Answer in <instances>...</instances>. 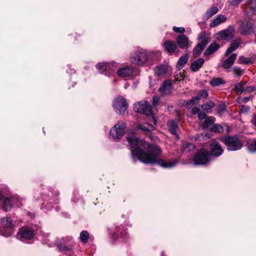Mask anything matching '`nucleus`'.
I'll return each mask as SVG.
<instances>
[{
    "mask_svg": "<svg viewBox=\"0 0 256 256\" xmlns=\"http://www.w3.org/2000/svg\"><path fill=\"white\" fill-rule=\"evenodd\" d=\"M127 140L131 148L132 153L135 154L138 160L144 164L157 162L163 168H171L178 162L176 160L168 162L158 160V156L161 153L160 148L155 145H150L134 135L128 136Z\"/></svg>",
    "mask_w": 256,
    "mask_h": 256,
    "instance_id": "1",
    "label": "nucleus"
},
{
    "mask_svg": "<svg viewBox=\"0 0 256 256\" xmlns=\"http://www.w3.org/2000/svg\"><path fill=\"white\" fill-rule=\"evenodd\" d=\"M224 142L229 150H238L242 146V141L236 136H226L224 139Z\"/></svg>",
    "mask_w": 256,
    "mask_h": 256,
    "instance_id": "2",
    "label": "nucleus"
},
{
    "mask_svg": "<svg viewBox=\"0 0 256 256\" xmlns=\"http://www.w3.org/2000/svg\"><path fill=\"white\" fill-rule=\"evenodd\" d=\"M126 128L124 122H118L110 130V135L114 139L120 138L124 134Z\"/></svg>",
    "mask_w": 256,
    "mask_h": 256,
    "instance_id": "3",
    "label": "nucleus"
},
{
    "mask_svg": "<svg viewBox=\"0 0 256 256\" xmlns=\"http://www.w3.org/2000/svg\"><path fill=\"white\" fill-rule=\"evenodd\" d=\"M210 158V154L207 150H200L196 154L194 162L195 165H203L206 164Z\"/></svg>",
    "mask_w": 256,
    "mask_h": 256,
    "instance_id": "4",
    "label": "nucleus"
},
{
    "mask_svg": "<svg viewBox=\"0 0 256 256\" xmlns=\"http://www.w3.org/2000/svg\"><path fill=\"white\" fill-rule=\"evenodd\" d=\"M128 106L126 100L120 96L116 98L113 103V107L116 112L120 114H124L128 108Z\"/></svg>",
    "mask_w": 256,
    "mask_h": 256,
    "instance_id": "5",
    "label": "nucleus"
},
{
    "mask_svg": "<svg viewBox=\"0 0 256 256\" xmlns=\"http://www.w3.org/2000/svg\"><path fill=\"white\" fill-rule=\"evenodd\" d=\"M254 24L250 20H244L240 22L238 30L240 32L244 35H249L254 32Z\"/></svg>",
    "mask_w": 256,
    "mask_h": 256,
    "instance_id": "6",
    "label": "nucleus"
},
{
    "mask_svg": "<svg viewBox=\"0 0 256 256\" xmlns=\"http://www.w3.org/2000/svg\"><path fill=\"white\" fill-rule=\"evenodd\" d=\"M136 112L144 114L146 116H150L152 114V108L146 102H142L135 104L134 106Z\"/></svg>",
    "mask_w": 256,
    "mask_h": 256,
    "instance_id": "7",
    "label": "nucleus"
},
{
    "mask_svg": "<svg viewBox=\"0 0 256 256\" xmlns=\"http://www.w3.org/2000/svg\"><path fill=\"white\" fill-rule=\"evenodd\" d=\"M136 112L144 114L146 116H150L152 114V108L146 102H142L135 104L134 106Z\"/></svg>",
    "mask_w": 256,
    "mask_h": 256,
    "instance_id": "8",
    "label": "nucleus"
},
{
    "mask_svg": "<svg viewBox=\"0 0 256 256\" xmlns=\"http://www.w3.org/2000/svg\"><path fill=\"white\" fill-rule=\"evenodd\" d=\"M34 236V231L32 229L22 227L19 230L16 238L18 239L24 241L32 239Z\"/></svg>",
    "mask_w": 256,
    "mask_h": 256,
    "instance_id": "9",
    "label": "nucleus"
},
{
    "mask_svg": "<svg viewBox=\"0 0 256 256\" xmlns=\"http://www.w3.org/2000/svg\"><path fill=\"white\" fill-rule=\"evenodd\" d=\"M234 28L232 26H230L227 29L222 31L216 34V38L218 40H230L234 38Z\"/></svg>",
    "mask_w": 256,
    "mask_h": 256,
    "instance_id": "10",
    "label": "nucleus"
},
{
    "mask_svg": "<svg viewBox=\"0 0 256 256\" xmlns=\"http://www.w3.org/2000/svg\"><path fill=\"white\" fill-rule=\"evenodd\" d=\"M223 152L220 145L216 140H213L210 144V154L211 156L218 157Z\"/></svg>",
    "mask_w": 256,
    "mask_h": 256,
    "instance_id": "11",
    "label": "nucleus"
},
{
    "mask_svg": "<svg viewBox=\"0 0 256 256\" xmlns=\"http://www.w3.org/2000/svg\"><path fill=\"white\" fill-rule=\"evenodd\" d=\"M147 60V55L144 52L135 54L130 58L132 62L136 64H142Z\"/></svg>",
    "mask_w": 256,
    "mask_h": 256,
    "instance_id": "12",
    "label": "nucleus"
},
{
    "mask_svg": "<svg viewBox=\"0 0 256 256\" xmlns=\"http://www.w3.org/2000/svg\"><path fill=\"white\" fill-rule=\"evenodd\" d=\"M176 41L178 46L182 49L188 48L192 43L188 41V38L184 34L178 36L176 38Z\"/></svg>",
    "mask_w": 256,
    "mask_h": 256,
    "instance_id": "13",
    "label": "nucleus"
},
{
    "mask_svg": "<svg viewBox=\"0 0 256 256\" xmlns=\"http://www.w3.org/2000/svg\"><path fill=\"white\" fill-rule=\"evenodd\" d=\"M113 64H107L106 62H100L96 64V68L100 73H102L106 70H114Z\"/></svg>",
    "mask_w": 256,
    "mask_h": 256,
    "instance_id": "14",
    "label": "nucleus"
},
{
    "mask_svg": "<svg viewBox=\"0 0 256 256\" xmlns=\"http://www.w3.org/2000/svg\"><path fill=\"white\" fill-rule=\"evenodd\" d=\"M245 10L250 15L256 14V0H248L246 5Z\"/></svg>",
    "mask_w": 256,
    "mask_h": 256,
    "instance_id": "15",
    "label": "nucleus"
},
{
    "mask_svg": "<svg viewBox=\"0 0 256 256\" xmlns=\"http://www.w3.org/2000/svg\"><path fill=\"white\" fill-rule=\"evenodd\" d=\"M241 42V40L240 38H236L234 40H233L230 46L227 49L225 56H228L233 51L236 50L239 46L240 45Z\"/></svg>",
    "mask_w": 256,
    "mask_h": 256,
    "instance_id": "16",
    "label": "nucleus"
},
{
    "mask_svg": "<svg viewBox=\"0 0 256 256\" xmlns=\"http://www.w3.org/2000/svg\"><path fill=\"white\" fill-rule=\"evenodd\" d=\"M226 20V17L225 16L219 14L210 22V27H215L225 22Z\"/></svg>",
    "mask_w": 256,
    "mask_h": 256,
    "instance_id": "17",
    "label": "nucleus"
},
{
    "mask_svg": "<svg viewBox=\"0 0 256 256\" xmlns=\"http://www.w3.org/2000/svg\"><path fill=\"white\" fill-rule=\"evenodd\" d=\"M172 84L170 82H165L160 88L159 91L162 94H168L170 93Z\"/></svg>",
    "mask_w": 256,
    "mask_h": 256,
    "instance_id": "18",
    "label": "nucleus"
},
{
    "mask_svg": "<svg viewBox=\"0 0 256 256\" xmlns=\"http://www.w3.org/2000/svg\"><path fill=\"white\" fill-rule=\"evenodd\" d=\"M164 49L170 54L173 53L177 48L174 42L172 40L166 41L164 44Z\"/></svg>",
    "mask_w": 256,
    "mask_h": 256,
    "instance_id": "19",
    "label": "nucleus"
},
{
    "mask_svg": "<svg viewBox=\"0 0 256 256\" xmlns=\"http://www.w3.org/2000/svg\"><path fill=\"white\" fill-rule=\"evenodd\" d=\"M236 54H232L229 58L226 59L222 64V67L226 69L228 68L233 64L236 58Z\"/></svg>",
    "mask_w": 256,
    "mask_h": 256,
    "instance_id": "20",
    "label": "nucleus"
},
{
    "mask_svg": "<svg viewBox=\"0 0 256 256\" xmlns=\"http://www.w3.org/2000/svg\"><path fill=\"white\" fill-rule=\"evenodd\" d=\"M204 60L200 58L194 61L192 64L190 68L192 71L196 72L202 67L204 63Z\"/></svg>",
    "mask_w": 256,
    "mask_h": 256,
    "instance_id": "21",
    "label": "nucleus"
},
{
    "mask_svg": "<svg viewBox=\"0 0 256 256\" xmlns=\"http://www.w3.org/2000/svg\"><path fill=\"white\" fill-rule=\"evenodd\" d=\"M188 54H185L180 58L176 65V68L178 70H181L186 64L188 62Z\"/></svg>",
    "mask_w": 256,
    "mask_h": 256,
    "instance_id": "22",
    "label": "nucleus"
},
{
    "mask_svg": "<svg viewBox=\"0 0 256 256\" xmlns=\"http://www.w3.org/2000/svg\"><path fill=\"white\" fill-rule=\"evenodd\" d=\"M132 74V69L128 68H124L119 69L118 71V74L122 78H126L130 76Z\"/></svg>",
    "mask_w": 256,
    "mask_h": 256,
    "instance_id": "23",
    "label": "nucleus"
},
{
    "mask_svg": "<svg viewBox=\"0 0 256 256\" xmlns=\"http://www.w3.org/2000/svg\"><path fill=\"white\" fill-rule=\"evenodd\" d=\"M220 48V46L216 42H212L210 44V45L208 47V48L205 50L204 52V55H209L218 49Z\"/></svg>",
    "mask_w": 256,
    "mask_h": 256,
    "instance_id": "24",
    "label": "nucleus"
},
{
    "mask_svg": "<svg viewBox=\"0 0 256 256\" xmlns=\"http://www.w3.org/2000/svg\"><path fill=\"white\" fill-rule=\"evenodd\" d=\"M246 84L245 82H241L236 84L234 88V90L238 94L240 95L243 92H245L244 84Z\"/></svg>",
    "mask_w": 256,
    "mask_h": 256,
    "instance_id": "25",
    "label": "nucleus"
},
{
    "mask_svg": "<svg viewBox=\"0 0 256 256\" xmlns=\"http://www.w3.org/2000/svg\"><path fill=\"white\" fill-rule=\"evenodd\" d=\"M138 128L143 131L148 132L153 130L154 128V125L148 122H144L142 124H139L138 126Z\"/></svg>",
    "mask_w": 256,
    "mask_h": 256,
    "instance_id": "26",
    "label": "nucleus"
},
{
    "mask_svg": "<svg viewBox=\"0 0 256 256\" xmlns=\"http://www.w3.org/2000/svg\"><path fill=\"white\" fill-rule=\"evenodd\" d=\"M2 224L3 227L6 228H12L13 226V224L12 220L10 218H3L2 220Z\"/></svg>",
    "mask_w": 256,
    "mask_h": 256,
    "instance_id": "27",
    "label": "nucleus"
},
{
    "mask_svg": "<svg viewBox=\"0 0 256 256\" xmlns=\"http://www.w3.org/2000/svg\"><path fill=\"white\" fill-rule=\"evenodd\" d=\"M215 121V118L212 116L206 118L200 124L204 128H208L210 124Z\"/></svg>",
    "mask_w": 256,
    "mask_h": 256,
    "instance_id": "28",
    "label": "nucleus"
},
{
    "mask_svg": "<svg viewBox=\"0 0 256 256\" xmlns=\"http://www.w3.org/2000/svg\"><path fill=\"white\" fill-rule=\"evenodd\" d=\"M12 206V200L10 198H6L4 200L2 206V209L5 212H8L10 210Z\"/></svg>",
    "mask_w": 256,
    "mask_h": 256,
    "instance_id": "29",
    "label": "nucleus"
},
{
    "mask_svg": "<svg viewBox=\"0 0 256 256\" xmlns=\"http://www.w3.org/2000/svg\"><path fill=\"white\" fill-rule=\"evenodd\" d=\"M210 84L212 86H217L224 84V81L222 78H214L210 82Z\"/></svg>",
    "mask_w": 256,
    "mask_h": 256,
    "instance_id": "30",
    "label": "nucleus"
},
{
    "mask_svg": "<svg viewBox=\"0 0 256 256\" xmlns=\"http://www.w3.org/2000/svg\"><path fill=\"white\" fill-rule=\"evenodd\" d=\"M218 12V8L216 6L210 8L204 14V16L206 18H209Z\"/></svg>",
    "mask_w": 256,
    "mask_h": 256,
    "instance_id": "31",
    "label": "nucleus"
},
{
    "mask_svg": "<svg viewBox=\"0 0 256 256\" xmlns=\"http://www.w3.org/2000/svg\"><path fill=\"white\" fill-rule=\"evenodd\" d=\"M167 125L171 132L175 134L176 128L178 126L176 122L173 120H170L168 122Z\"/></svg>",
    "mask_w": 256,
    "mask_h": 256,
    "instance_id": "32",
    "label": "nucleus"
},
{
    "mask_svg": "<svg viewBox=\"0 0 256 256\" xmlns=\"http://www.w3.org/2000/svg\"><path fill=\"white\" fill-rule=\"evenodd\" d=\"M204 34H200V42L198 44H200V46L204 48L206 47V45L210 42V39L209 37H208V36H203Z\"/></svg>",
    "mask_w": 256,
    "mask_h": 256,
    "instance_id": "33",
    "label": "nucleus"
},
{
    "mask_svg": "<svg viewBox=\"0 0 256 256\" xmlns=\"http://www.w3.org/2000/svg\"><path fill=\"white\" fill-rule=\"evenodd\" d=\"M167 68L164 65H161L157 67L155 70L156 74L159 76H163L166 73Z\"/></svg>",
    "mask_w": 256,
    "mask_h": 256,
    "instance_id": "34",
    "label": "nucleus"
},
{
    "mask_svg": "<svg viewBox=\"0 0 256 256\" xmlns=\"http://www.w3.org/2000/svg\"><path fill=\"white\" fill-rule=\"evenodd\" d=\"M214 104L212 101H208L202 106V108L205 111H208L214 106Z\"/></svg>",
    "mask_w": 256,
    "mask_h": 256,
    "instance_id": "35",
    "label": "nucleus"
},
{
    "mask_svg": "<svg viewBox=\"0 0 256 256\" xmlns=\"http://www.w3.org/2000/svg\"><path fill=\"white\" fill-rule=\"evenodd\" d=\"M80 238L82 242L86 243L89 238V234L87 231L83 230L80 232Z\"/></svg>",
    "mask_w": 256,
    "mask_h": 256,
    "instance_id": "36",
    "label": "nucleus"
},
{
    "mask_svg": "<svg viewBox=\"0 0 256 256\" xmlns=\"http://www.w3.org/2000/svg\"><path fill=\"white\" fill-rule=\"evenodd\" d=\"M204 49L200 44H198L196 45V48H194L193 54L195 58L198 57L202 52V50Z\"/></svg>",
    "mask_w": 256,
    "mask_h": 256,
    "instance_id": "37",
    "label": "nucleus"
},
{
    "mask_svg": "<svg viewBox=\"0 0 256 256\" xmlns=\"http://www.w3.org/2000/svg\"><path fill=\"white\" fill-rule=\"evenodd\" d=\"M248 148L250 152H256V140L248 142Z\"/></svg>",
    "mask_w": 256,
    "mask_h": 256,
    "instance_id": "38",
    "label": "nucleus"
},
{
    "mask_svg": "<svg viewBox=\"0 0 256 256\" xmlns=\"http://www.w3.org/2000/svg\"><path fill=\"white\" fill-rule=\"evenodd\" d=\"M212 130L214 132L220 133L224 131V128L220 124H214L212 128Z\"/></svg>",
    "mask_w": 256,
    "mask_h": 256,
    "instance_id": "39",
    "label": "nucleus"
},
{
    "mask_svg": "<svg viewBox=\"0 0 256 256\" xmlns=\"http://www.w3.org/2000/svg\"><path fill=\"white\" fill-rule=\"evenodd\" d=\"M238 62L240 64H248L251 62L250 58L243 56H240Z\"/></svg>",
    "mask_w": 256,
    "mask_h": 256,
    "instance_id": "40",
    "label": "nucleus"
},
{
    "mask_svg": "<svg viewBox=\"0 0 256 256\" xmlns=\"http://www.w3.org/2000/svg\"><path fill=\"white\" fill-rule=\"evenodd\" d=\"M234 74L236 76H240L243 74V70L240 68L235 66L233 68Z\"/></svg>",
    "mask_w": 256,
    "mask_h": 256,
    "instance_id": "41",
    "label": "nucleus"
},
{
    "mask_svg": "<svg viewBox=\"0 0 256 256\" xmlns=\"http://www.w3.org/2000/svg\"><path fill=\"white\" fill-rule=\"evenodd\" d=\"M173 30L176 33L183 34L185 32V29L182 27L174 26Z\"/></svg>",
    "mask_w": 256,
    "mask_h": 256,
    "instance_id": "42",
    "label": "nucleus"
},
{
    "mask_svg": "<svg viewBox=\"0 0 256 256\" xmlns=\"http://www.w3.org/2000/svg\"><path fill=\"white\" fill-rule=\"evenodd\" d=\"M242 0H228L230 5L235 6H238Z\"/></svg>",
    "mask_w": 256,
    "mask_h": 256,
    "instance_id": "43",
    "label": "nucleus"
},
{
    "mask_svg": "<svg viewBox=\"0 0 256 256\" xmlns=\"http://www.w3.org/2000/svg\"><path fill=\"white\" fill-rule=\"evenodd\" d=\"M198 96H200V98H206L208 96V94L206 90H202L200 91L199 93L198 94Z\"/></svg>",
    "mask_w": 256,
    "mask_h": 256,
    "instance_id": "44",
    "label": "nucleus"
},
{
    "mask_svg": "<svg viewBox=\"0 0 256 256\" xmlns=\"http://www.w3.org/2000/svg\"><path fill=\"white\" fill-rule=\"evenodd\" d=\"M200 99V96L198 95L197 96L192 98L188 102V104H190L191 103L197 104L198 102V100Z\"/></svg>",
    "mask_w": 256,
    "mask_h": 256,
    "instance_id": "45",
    "label": "nucleus"
},
{
    "mask_svg": "<svg viewBox=\"0 0 256 256\" xmlns=\"http://www.w3.org/2000/svg\"><path fill=\"white\" fill-rule=\"evenodd\" d=\"M198 118L200 120V124L206 118V115L204 112H200L198 114Z\"/></svg>",
    "mask_w": 256,
    "mask_h": 256,
    "instance_id": "46",
    "label": "nucleus"
},
{
    "mask_svg": "<svg viewBox=\"0 0 256 256\" xmlns=\"http://www.w3.org/2000/svg\"><path fill=\"white\" fill-rule=\"evenodd\" d=\"M193 147L194 146L192 144L188 142H184L182 144V148L184 150H186V148L190 150L191 148H193Z\"/></svg>",
    "mask_w": 256,
    "mask_h": 256,
    "instance_id": "47",
    "label": "nucleus"
},
{
    "mask_svg": "<svg viewBox=\"0 0 256 256\" xmlns=\"http://www.w3.org/2000/svg\"><path fill=\"white\" fill-rule=\"evenodd\" d=\"M160 101V98L158 96H154L152 98V103L154 106H156L158 104Z\"/></svg>",
    "mask_w": 256,
    "mask_h": 256,
    "instance_id": "48",
    "label": "nucleus"
},
{
    "mask_svg": "<svg viewBox=\"0 0 256 256\" xmlns=\"http://www.w3.org/2000/svg\"><path fill=\"white\" fill-rule=\"evenodd\" d=\"M250 108L248 106H242L240 107V112H246L248 111Z\"/></svg>",
    "mask_w": 256,
    "mask_h": 256,
    "instance_id": "49",
    "label": "nucleus"
},
{
    "mask_svg": "<svg viewBox=\"0 0 256 256\" xmlns=\"http://www.w3.org/2000/svg\"><path fill=\"white\" fill-rule=\"evenodd\" d=\"M58 247L59 249L60 250H71V248H68L66 246L62 244V245H58Z\"/></svg>",
    "mask_w": 256,
    "mask_h": 256,
    "instance_id": "50",
    "label": "nucleus"
},
{
    "mask_svg": "<svg viewBox=\"0 0 256 256\" xmlns=\"http://www.w3.org/2000/svg\"><path fill=\"white\" fill-rule=\"evenodd\" d=\"M254 90V88L252 86H246L245 88V92H252Z\"/></svg>",
    "mask_w": 256,
    "mask_h": 256,
    "instance_id": "51",
    "label": "nucleus"
},
{
    "mask_svg": "<svg viewBox=\"0 0 256 256\" xmlns=\"http://www.w3.org/2000/svg\"><path fill=\"white\" fill-rule=\"evenodd\" d=\"M192 112L193 114H198L200 112V108L194 107L192 108Z\"/></svg>",
    "mask_w": 256,
    "mask_h": 256,
    "instance_id": "52",
    "label": "nucleus"
},
{
    "mask_svg": "<svg viewBox=\"0 0 256 256\" xmlns=\"http://www.w3.org/2000/svg\"><path fill=\"white\" fill-rule=\"evenodd\" d=\"M252 122L254 125L256 126V114L254 116V117H253V118L252 120Z\"/></svg>",
    "mask_w": 256,
    "mask_h": 256,
    "instance_id": "53",
    "label": "nucleus"
},
{
    "mask_svg": "<svg viewBox=\"0 0 256 256\" xmlns=\"http://www.w3.org/2000/svg\"><path fill=\"white\" fill-rule=\"evenodd\" d=\"M152 120L154 121V124L156 125V120L155 119V118L154 117H152Z\"/></svg>",
    "mask_w": 256,
    "mask_h": 256,
    "instance_id": "54",
    "label": "nucleus"
},
{
    "mask_svg": "<svg viewBox=\"0 0 256 256\" xmlns=\"http://www.w3.org/2000/svg\"><path fill=\"white\" fill-rule=\"evenodd\" d=\"M12 234L11 232H9L8 234L4 235L5 236H8Z\"/></svg>",
    "mask_w": 256,
    "mask_h": 256,
    "instance_id": "55",
    "label": "nucleus"
},
{
    "mask_svg": "<svg viewBox=\"0 0 256 256\" xmlns=\"http://www.w3.org/2000/svg\"><path fill=\"white\" fill-rule=\"evenodd\" d=\"M2 198V194L0 192V200Z\"/></svg>",
    "mask_w": 256,
    "mask_h": 256,
    "instance_id": "56",
    "label": "nucleus"
}]
</instances>
